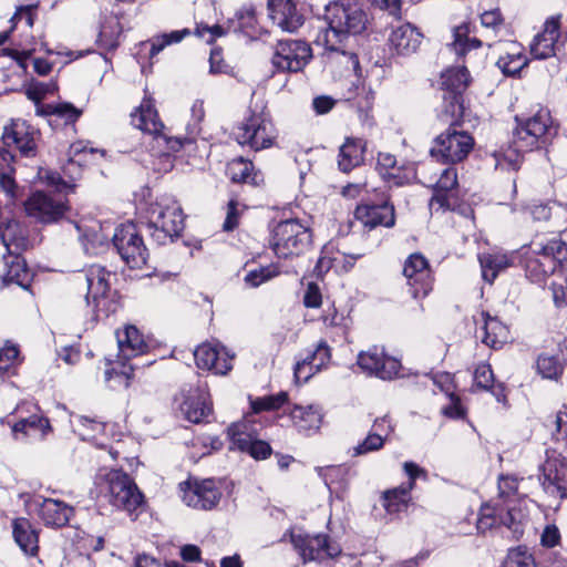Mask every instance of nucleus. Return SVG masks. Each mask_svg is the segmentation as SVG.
Here are the masks:
<instances>
[{
	"label": "nucleus",
	"instance_id": "aec40b11",
	"mask_svg": "<svg viewBox=\"0 0 567 567\" xmlns=\"http://www.w3.org/2000/svg\"><path fill=\"white\" fill-rule=\"evenodd\" d=\"M560 28L561 14H555L545 20L543 31L535 35L529 45L530 54L534 59L546 60L556 54L561 35Z\"/></svg>",
	"mask_w": 567,
	"mask_h": 567
},
{
	"label": "nucleus",
	"instance_id": "09e8293b",
	"mask_svg": "<svg viewBox=\"0 0 567 567\" xmlns=\"http://www.w3.org/2000/svg\"><path fill=\"white\" fill-rule=\"evenodd\" d=\"M474 385L483 390H492L498 402L505 400L503 389L501 386H494V374L488 364L482 363L477 365L474 372Z\"/></svg>",
	"mask_w": 567,
	"mask_h": 567
},
{
	"label": "nucleus",
	"instance_id": "338daca9",
	"mask_svg": "<svg viewBox=\"0 0 567 567\" xmlns=\"http://www.w3.org/2000/svg\"><path fill=\"white\" fill-rule=\"evenodd\" d=\"M403 471L409 476L410 481L408 484L401 485L403 488H408L409 492H411L415 486V480L417 477H427V473L424 468L420 467L414 462H405L403 464Z\"/></svg>",
	"mask_w": 567,
	"mask_h": 567
},
{
	"label": "nucleus",
	"instance_id": "c9c22d12",
	"mask_svg": "<svg viewBox=\"0 0 567 567\" xmlns=\"http://www.w3.org/2000/svg\"><path fill=\"white\" fill-rule=\"evenodd\" d=\"M131 123L137 130L153 136L164 131V124L156 109H135L134 112L131 113Z\"/></svg>",
	"mask_w": 567,
	"mask_h": 567
},
{
	"label": "nucleus",
	"instance_id": "f3484780",
	"mask_svg": "<svg viewBox=\"0 0 567 567\" xmlns=\"http://www.w3.org/2000/svg\"><path fill=\"white\" fill-rule=\"evenodd\" d=\"M24 207L30 217L44 224L58 221L69 209L66 200L44 192L33 193L24 203Z\"/></svg>",
	"mask_w": 567,
	"mask_h": 567
},
{
	"label": "nucleus",
	"instance_id": "ddd939ff",
	"mask_svg": "<svg viewBox=\"0 0 567 567\" xmlns=\"http://www.w3.org/2000/svg\"><path fill=\"white\" fill-rule=\"evenodd\" d=\"M472 82L471 74L465 65L452 66L442 71L440 89L445 106H465L470 104L466 91Z\"/></svg>",
	"mask_w": 567,
	"mask_h": 567
},
{
	"label": "nucleus",
	"instance_id": "c85d7f7f",
	"mask_svg": "<svg viewBox=\"0 0 567 567\" xmlns=\"http://www.w3.org/2000/svg\"><path fill=\"white\" fill-rule=\"evenodd\" d=\"M476 322L482 326L476 330V336L483 343L491 348H498L506 341L507 328L489 313L482 311Z\"/></svg>",
	"mask_w": 567,
	"mask_h": 567
},
{
	"label": "nucleus",
	"instance_id": "bb28decb",
	"mask_svg": "<svg viewBox=\"0 0 567 567\" xmlns=\"http://www.w3.org/2000/svg\"><path fill=\"white\" fill-rule=\"evenodd\" d=\"M38 514L45 526L60 528L68 525L74 509L62 501L44 498L39 506Z\"/></svg>",
	"mask_w": 567,
	"mask_h": 567
},
{
	"label": "nucleus",
	"instance_id": "6e6552de",
	"mask_svg": "<svg viewBox=\"0 0 567 567\" xmlns=\"http://www.w3.org/2000/svg\"><path fill=\"white\" fill-rule=\"evenodd\" d=\"M312 59V48L306 40L281 39L274 45L270 63L275 73H299Z\"/></svg>",
	"mask_w": 567,
	"mask_h": 567
},
{
	"label": "nucleus",
	"instance_id": "c756f323",
	"mask_svg": "<svg viewBox=\"0 0 567 567\" xmlns=\"http://www.w3.org/2000/svg\"><path fill=\"white\" fill-rule=\"evenodd\" d=\"M0 243L11 255H19L28 248V231L17 220H9L0 225Z\"/></svg>",
	"mask_w": 567,
	"mask_h": 567
},
{
	"label": "nucleus",
	"instance_id": "f03ea898",
	"mask_svg": "<svg viewBox=\"0 0 567 567\" xmlns=\"http://www.w3.org/2000/svg\"><path fill=\"white\" fill-rule=\"evenodd\" d=\"M515 122L512 142L493 153L496 168L517 171L524 153L532 151L538 140L553 128L548 109H539L534 115L527 117L516 115Z\"/></svg>",
	"mask_w": 567,
	"mask_h": 567
},
{
	"label": "nucleus",
	"instance_id": "2f4dec72",
	"mask_svg": "<svg viewBox=\"0 0 567 567\" xmlns=\"http://www.w3.org/2000/svg\"><path fill=\"white\" fill-rule=\"evenodd\" d=\"M544 476V485L548 489L553 486L557 492L565 491L563 485L567 482V463L560 455L553 453L547 456V460L542 465Z\"/></svg>",
	"mask_w": 567,
	"mask_h": 567
},
{
	"label": "nucleus",
	"instance_id": "1a4fd4ad",
	"mask_svg": "<svg viewBox=\"0 0 567 567\" xmlns=\"http://www.w3.org/2000/svg\"><path fill=\"white\" fill-rule=\"evenodd\" d=\"M235 135L240 145H248L259 151L272 145L276 138V128L269 114L260 109L259 111H252L237 126Z\"/></svg>",
	"mask_w": 567,
	"mask_h": 567
},
{
	"label": "nucleus",
	"instance_id": "2eb2a0df",
	"mask_svg": "<svg viewBox=\"0 0 567 567\" xmlns=\"http://www.w3.org/2000/svg\"><path fill=\"white\" fill-rule=\"evenodd\" d=\"M357 364L368 375H375L382 380H391L398 375L401 363L384 353L383 349L373 346L361 351L357 358Z\"/></svg>",
	"mask_w": 567,
	"mask_h": 567
},
{
	"label": "nucleus",
	"instance_id": "0e129e2a",
	"mask_svg": "<svg viewBox=\"0 0 567 567\" xmlns=\"http://www.w3.org/2000/svg\"><path fill=\"white\" fill-rule=\"evenodd\" d=\"M230 71V65L223 58V48L214 47L209 54V73L228 74Z\"/></svg>",
	"mask_w": 567,
	"mask_h": 567
},
{
	"label": "nucleus",
	"instance_id": "5701e85b",
	"mask_svg": "<svg viewBox=\"0 0 567 567\" xmlns=\"http://www.w3.org/2000/svg\"><path fill=\"white\" fill-rule=\"evenodd\" d=\"M457 185V173L454 167L445 168L440 178L437 179L434 194L430 200L431 212H445L453 207V194L452 192Z\"/></svg>",
	"mask_w": 567,
	"mask_h": 567
},
{
	"label": "nucleus",
	"instance_id": "6e6d98bb",
	"mask_svg": "<svg viewBox=\"0 0 567 567\" xmlns=\"http://www.w3.org/2000/svg\"><path fill=\"white\" fill-rule=\"evenodd\" d=\"M537 370L543 378L557 379L563 372V363L556 355L542 354L537 360Z\"/></svg>",
	"mask_w": 567,
	"mask_h": 567
},
{
	"label": "nucleus",
	"instance_id": "f257e3e1",
	"mask_svg": "<svg viewBox=\"0 0 567 567\" xmlns=\"http://www.w3.org/2000/svg\"><path fill=\"white\" fill-rule=\"evenodd\" d=\"M327 28L317 38L328 51L341 52L349 35L361 34L367 29L368 16L357 0H334L324 7Z\"/></svg>",
	"mask_w": 567,
	"mask_h": 567
},
{
	"label": "nucleus",
	"instance_id": "cd10ccee",
	"mask_svg": "<svg viewBox=\"0 0 567 567\" xmlns=\"http://www.w3.org/2000/svg\"><path fill=\"white\" fill-rule=\"evenodd\" d=\"M423 34L411 23H404L394 29L390 35L392 49L399 55H410L419 49Z\"/></svg>",
	"mask_w": 567,
	"mask_h": 567
},
{
	"label": "nucleus",
	"instance_id": "dca6fc26",
	"mask_svg": "<svg viewBox=\"0 0 567 567\" xmlns=\"http://www.w3.org/2000/svg\"><path fill=\"white\" fill-rule=\"evenodd\" d=\"M179 486L184 503L196 509H212L221 497V493L213 480L187 481L181 483Z\"/></svg>",
	"mask_w": 567,
	"mask_h": 567
},
{
	"label": "nucleus",
	"instance_id": "4be33fe9",
	"mask_svg": "<svg viewBox=\"0 0 567 567\" xmlns=\"http://www.w3.org/2000/svg\"><path fill=\"white\" fill-rule=\"evenodd\" d=\"M2 140L7 146H16L20 154L25 157L35 155V142L33 132L21 120H11L3 128Z\"/></svg>",
	"mask_w": 567,
	"mask_h": 567
},
{
	"label": "nucleus",
	"instance_id": "4d7b16f0",
	"mask_svg": "<svg viewBox=\"0 0 567 567\" xmlns=\"http://www.w3.org/2000/svg\"><path fill=\"white\" fill-rule=\"evenodd\" d=\"M192 32L189 29L185 28L182 30H175L169 33H164L156 38V40L152 43L150 50V56L153 58L158 54L166 45L178 43L185 37L189 35Z\"/></svg>",
	"mask_w": 567,
	"mask_h": 567
},
{
	"label": "nucleus",
	"instance_id": "f8f14e48",
	"mask_svg": "<svg viewBox=\"0 0 567 567\" xmlns=\"http://www.w3.org/2000/svg\"><path fill=\"white\" fill-rule=\"evenodd\" d=\"M308 4L303 0H268L267 8L272 23L282 31L297 32L306 21Z\"/></svg>",
	"mask_w": 567,
	"mask_h": 567
},
{
	"label": "nucleus",
	"instance_id": "49530a36",
	"mask_svg": "<svg viewBox=\"0 0 567 567\" xmlns=\"http://www.w3.org/2000/svg\"><path fill=\"white\" fill-rule=\"evenodd\" d=\"M117 364H121V370H117L116 367H112L111 369L105 371V381L109 384V388L112 390H118L121 388L127 389L130 386V381L133 377V372L135 365L126 364V361H116Z\"/></svg>",
	"mask_w": 567,
	"mask_h": 567
},
{
	"label": "nucleus",
	"instance_id": "412c9836",
	"mask_svg": "<svg viewBox=\"0 0 567 567\" xmlns=\"http://www.w3.org/2000/svg\"><path fill=\"white\" fill-rule=\"evenodd\" d=\"M194 358L199 369L212 370L215 374H226L233 367V357L218 344H200L194 351Z\"/></svg>",
	"mask_w": 567,
	"mask_h": 567
},
{
	"label": "nucleus",
	"instance_id": "423d86ee",
	"mask_svg": "<svg viewBox=\"0 0 567 567\" xmlns=\"http://www.w3.org/2000/svg\"><path fill=\"white\" fill-rule=\"evenodd\" d=\"M311 241L312 234L308 226L298 219H287L275 227L270 245L276 256L288 258L305 252Z\"/></svg>",
	"mask_w": 567,
	"mask_h": 567
},
{
	"label": "nucleus",
	"instance_id": "69168bd1",
	"mask_svg": "<svg viewBox=\"0 0 567 567\" xmlns=\"http://www.w3.org/2000/svg\"><path fill=\"white\" fill-rule=\"evenodd\" d=\"M523 519L524 514L516 512L512 507H508L505 516L501 518V523L511 529L514 534H522Z\"/></svg>",
	"mask_w": 567,
	"mask_h": 567
},
{
	"label": "nucleus",
	"instance_id": "9d476101",
	"mask_svg": "<svg viewBox=\"0 0 567 567\" xmlns=\"http://www.w3.org/2000/svg\"><path fill=\"white\" fill-rule=\"evenodd\" d=\"M109 503L130 514L143 505L144 497L134 481L125 473L114 471L106 476V493Z\"/></svg>",
	"mask_w": 567,
	"mask_h": 567
},
{
	"label": "nucleus",
	"instance_id": "bf43d9fd",
	"mask_svg": "<svg viewBox=\"0 0 567 567\" xmlns=\"http://www.w3.org/2000/svg\"><path fill=\"white\" fill-rule=\"evenodd\" d=\"M37 9L38 6L35 4L19 6L10 19L11 27L9 30L12 32L20 21H24L27 27L32 28L37 18Z\"/></svg>",
	"mask_w": 567,
	"mask_h": 567
},
{
	"label": "nucleus",
	"instance_id": "a878e982",
	"mask_svg": "<svg viewBox=\"0 0 567 567\" xmlns=\"http://www.w3.org/2000/svg\"><path fill=\"white\" fill-rule=\"evenodd\" d=\"M330 359L331 353L329 346L324 341L319 342L311 353L296 364V380L298 382H307L312 374L326 367Z\"/></svg>",
	"mask_w": 567,
	"mask_h": 567
},
{
	"label": "nucleus",
	"instance_id": "7ed1b4c3",
	"mask_svg": "<svg viewBox=\"0 0 567 567\" xmlns=\"http://www.w3.org/2000/svg\"><path fill=\"white\" fill-rule=\"evenodd\" d=\"M558 268L567 271V228L561 238L533 241L525 260L526 275L535 282H542Z\"/></svg>",
	"mask_w": 567,
	"mask_h": 567
},
{
	"label": "nucleus",
	"instance_id": "13d9d810",
	"mask_svg": "<svg viewBox=\"0 0 567 567\" xmlns=\"http://www.w3.org/2000/svg\"><path fill=\"white\" fill-rule=\"evenodd\" d=\"M288 400V394L286 392H279L274 395H268L264 398H258L251 401V409L255 413L261 411H271L281 408Z\"/></svg>",
	"mask_w": 567,
	"mask_h": 567
},
{
	"label": "nucleus",
	"instance_id": "f704fd0d",
	"mask_svg": "<svg viewBox=\"0 0 567 567\" xmlns=\"http://www.w3.org/2000/svg\"><path fill=\"white\" fill-rule=\"evenodd\" d=\"M365 145L360 138L348 137L340 147L338 165L342 172H349L363 161Z\"/></svg>",
	"mask_w": 567,
	"mask_h": 567
},
{
	"label": "nucleus",
	"instance_id": "603ef678",
	"mask_svg": "<svg viewBox=\"0 0 567 567\" xmlns=\"http://www.w3.org/2000/svg\"><path fill=\"white\" fill-rule=\"evenodd\" d=\"M236 21H229V30L249 34L255 30L257 23L256 10L254 7H243L235 13Z\"/></svg>",
	"mask_w": 567,
	"mask_h": 567
},
{
	"label": "nucleus",
	"instance_id": "39448f33",
	"mask_svg": "<svg viewBox=\"0 0 567 567\" xmlns=\"http://www.w3.org/2000/svg\"><path fill=\"white\" fill-rule=\"evenodd\" d=\"M152 237L159 245L177 238L184 229V215L179 204L171 196H162L147 212Z\"/></svg>",
	"mask_w": 567,
	"mask_h": 567
},
{
	"label": "nucleus",
	"instance_id": "37998d69",
	"mask_svg": "<svg viewBox=\"0 0 567 567\" xmlns=\"http://www.w3.org/2000/svg\"><path fill=\"white\" fill-rule=\"evenodd\" d=\"M181 409L185 417L193 423L202 422L212 412V406L207 403L204 394L198 395L196 399L185 400Z\"/></svg>",
	"mask_w": 567,
	"mask_h": 567
},
{
	"label": "nucleus",
	"instance_id": "8fccbe9b",
	"mask_svg": "<svg viewBox=\"0 0 567 567\" xmlns=\"http://www.w3.org/2000/svg\"><path fill=\"white\" fill-rule=\"evenodd\" d=\"M56 90L58 85L54 82H34L28 86L25 94L32 102H34L35 106H74L70 102L58 104H41V101L45 99L47 95L53 94Z\"/></svg>",
	"mask_w": 567,
	"mask_h": 567
},
{
	"label": "nucleus",
	"instance_id": "a19ab883",
	"mask_svg": "<svg viewBox=\"0 0 567 567\" xmlns=\"http://www.w3.org/2000/svg\"><path fill=\"white\" fill-rule=\"evenodd\" d=\"M256 436L257 435L252 429V425L248 420L233 423L227 429V437L230 442V450L237 449L241 452L246 451L248 445Z\"/></svg>",
	"mask_w": 567,
	"mask_h": 567
},
{
	"label": "nucleus",
	"instance_id": "ea45409f",
	"mask_svg": "<svg viewBox=\"0 0 567 567\" xmlns=\"http://www.w3.org/2000/svg\"><path fill=\"white\" fill-rule=\"evenodd\" d=\"M1 279L4 285H17L27 289L30 284V271L24 260L20 259L17 255L10 261H6Z\"/></svg>",
	"mask_w": 567,
	"mask_h": 567
},
{
	"label": "nucleus",
	"instance_id": "473e14b6",
	"mask_svg": "<svg viewBox=\"0 0 567 567\" xmlns=\"http://www.w3.org/2000/svg\"><path fill=\"white\" fill-rule=\"evenodd\" d=\"M290 416L299 432L311 435L320 429L323 415L315 405H296L291 410Z\"/></svg>",
	"mask_w": 567,
	"mask_h": 567
},
{
	"label": "nucleus",
	"instance_id": "a18cd8bd",
	"mask_svg": "<svg viewBox=\"0 0 567 567\" xmlns=\"http://www.w3.org/2000/svg\"><path fill=\"white\" fill-rule=\"evenodd\" d=\"M496 65L505 76L516 78L519 76L522 70L528 65V59L522 51L507 52L505 55L498 58Z\"/></svg>",
	"mask_w": 567,
	"mask_h": 567
},
{
	"label": "nucleus",
	"instance_id": "680f3d73",
	"mask_svg": "<svg viewBox=\"0 0 567 567\" xmlns=\"http://www.w3.org/2000/svg\"><path fill=\"white\" fill-rule=\"evenodd\" d=\"M504 567H535V560L532 554L518 547L509 550Z\"/></svg>",
	"mask_w": 567,
	"mask_h": 567
},
{
	"label": "nucleus",
	"instance_id": "e2e57ef3",
	"mask_svg": "<svg viewBox=\"0 0 567 567\" xmlns=\"http://www.w3.org/2000/svg\"><path fill=\"white\" fill-rule=\"evenodd\" d=\"M246 206L240 204L237 199H230L227 204L226 219L223 225L225 231L234 230L238 224L243 212Z\"/></svg>",
	"mask_w": 567,
	"mask_h": 567
},
{
	"label": "nucleus",
	"instance_id": "864d4df0",
	"mask_svg": "<svg viewBox=\"0 0 567 567\" xmlns=\"http://www.w3.org/2000/svg\"><path fill=\"white\" fill-rule=\"evenodd\" d=\"M415 177V169L413 164L402 162L395 165L391 172H385L383 179L391 186H402L410 183Z\"/></svg>",
	"mask_w": 567,
	"mask_h": 567
},
{
	"label": "nucleus",
	"instance_id": "393cba45",
	"mask_svg": "<svg viewBox=\"0 0 567 567\" xmlns=\"http://www.w3.org/2000/svg\"><path fill=\"white\" fill-rule=\"evenodd\" d=\"M355 218L363 224L364 227L373 229L378 226L392 227L395 221L394 208L388 203L379 205L363 204L355 209Z\"/></svg>",
	"mask_w": 567,
	"mask_h": 567
},
{
	"label": "nucleus",
	"instance_id": "6ab92c4d",
	"mask_svg": "<svg viewBox=\"0 0 567 567\" xmlns=\"http://www.w3.org/2000/svg\"><path fill=\"white\" fill-rule=\"evenodd\" d=\"M110 277L111 272L100 265H91L78 275L76 281L86 288L85 303L92 311L97 310L100 300L110 290Z\"/></svg>",
	"mask_w": 567,
	"mask_h": 567
},
{
	"label": "nucleus",
	"instance_id": "052dcab7",
	"mask_svg": "<svg viewBox=\"0 0 567 567\" xmlns=\"http://www.w3.org/2000/svg\"><path fill=\"white\" fill-rule=\"evenodd\" d=\"M384 436L379 432H370L368 436L354 449V455H363L370 452L379 451L384 445Z\"/></svg>",
	"mask_w": 567,
	"mask_h": 567
},
{
	"label": "nucleus",
	"instance_id": "72a5a7b5",
	"mask_svg": "<svg viewBox=\"0 0 567 567\" xmlns=\"http://www.w3.org/2000/svg\"><path fill=\"white\" fill-rule=\"evenodd\" d=\"M13 537L19 547L30 556L38 553V533L27 518H17L13 522Z\"/></svg>",
	"mask_w": 567,
	"mask_h": 567
},
{
	"label": "nucleus",
	"instance_id": "4c0bfd02",
	"mask_svg": "<svg viewBox=\"0 0 567 567\" xmlns=\"http://www.w3.org/2000/svg\"><path fill=\"white\" fill-rule=\"evenodd\" d=\"M35 114L47 118L53 130H59L69 125L73 127L82 111L80 109H35Z\"/></svg>",
	"mask_w": 567,
	"mask_h": 567
},
{
	"label": "nucleus",
	"instance_id": "20e7f679",
	"mask_svg": "<svg viewBox=\"0 0 567 567\" xmlns=\"http://www.w3.org/2000/svg\"><path fill=\"white\" fill-rule=\"evenodd\" d=\"M97 154L104 156L105 152L93 147L87 148L82 142L73 143L68 151V161L62 166L64 177L60 173L50 169H40L39 177L59 193L73 192L75 188L74 182L81 178L83 167L91 164L93 157Z\"/></svg>",
	"mask_w": 567,
	"mask_h": 567
},
{
	"label": "nucleus",
	"instance_id": "5fc2aeb1",
	"mask_svg": "<svg viewBox=\"0 0 567 567\" xmlns=\"http://www.w3.org/2000/svg\"><path fill=\"white\" fill-rule=\"evenodd\" d=\"M278 275H279L278 266L270 264L267 266H260L258 268L249 270L245 275L244 280L248 286L256 288Z\"/></svg>",
	"mask_w": 567,
	"mask_h": 567
},
{
	"label": "nucleus",
	"instance_id": "4468645a",
	"mask_svg": "<svg viewBox=\"0 0 567 567\" xmlns=\"http://www.w3.org/2000/svg\"><path fill=\"white\" fill-rule=\"evenodd\" d=\"M403 276L414 299L426 297L433 288V276L427 259L420 252L411 254L403 266Z\"/></svg>",
	"mask_w": 567,
	"mask_h": 567
},
{
	"label": "nucleus",
	"instance_id": "3c124183",
	"mask_svg": "<svg viewBox=\"0 0 567 567\" xmlns=\"http://www.w3.org/2000/svg\"><path fill=\"white\" fill-rule=\"evenodd\" d=\"M383 506L385 511L390 514H395L400 513L401 511L408 507L411 496L408 488L399 486L393 489L386 491L383 495Z\"/></svg>",
	"mask_w": 567,
	"mask_h": 567
},
{
	"label": "nucleus",
	"instance_id": "79ce46f5",
	"mask_svg": "<svg viewBox=\"0 0 567 567\" xmlns=\"http://www.w3.org/2000/svg\"><path fill=\"white\" fill-rule=\"evenodd\" d=\"M483 279L492 284L498 272L509 266V259L504 254H483L478 257Z\"/></svg>",
	"mask_w": 567,
	"mask_h": 567
},
{
	"label": "nucleus",
	"instance_id": "774afa93",
	"mask_svg": "<svg viewBox=\"0 0 567 567\" xmlns=\"http://www.w3.org/2000/svg\"><path fill=\"white\" fill-rule=\"evenodd\" d=\"M19 351L12 344L0 348V373L8 371L18 360Z\"/></svg>",
	"mask_w": 567,
	"mask_h": 567
},
{
	"label": "nucleus",
	"instance_id": "0eeeda50",
	"mask_svg": "<svg viewBox=\"0 0 567 567\" xmlns=\"http://www.w3.org/2000/svg\"><path fill=\"white\" fill-rule=\"evenodd\" d=\"M460 117L445 132L435 140V145L431 150L432 156L443 163L455 164L464 161L474 146L473 137L465 131H457L454 126H462L466 111L470 109H458Z\"/></svg>",
	"mask_w": 567,
	"mask_h": 567
},
{
	"label": "nucleus",
	"instance_id": "58836bf2",
	"mask_svg": "<svg viewBox=\"0 0 567 567\" xmlns=\"http://www.w3.org/2000/svg\"><path fill=\"white\" fill-rule=\"evenodd\" d=\"M50 431L51 425L49 420L39 414H32L29 417L21 419L12 426V432L16 435L22 434L23 436H38L40 439H44Z\"/></svg>",
	"mask_w": 567,
	"mask_h": 567
},
{
	"label": "nucleus",
	"instance_id": "a211bd4d",
	"mask_svg": "<svg viewBox=\"0 0 567 567\" xmlns=\"http://www.w3.org/2000/svg\"><path fill=\"white\" fill-rule=\"evenodd\" d=\"M291 543L305 563L333 558L341 553L340 546L330 542L326 535L305 536L291 533Z\"/></svg>",
	"mask_w": 567,
	"mask_h": 567
},
{
	"label": "nucleus",
	"instance_id": "e433bc0d",
	"mask_svg": "<svg viewBox=\"0 0 567 567\" xmlns=\"http://www.w3.org/2000/svg\"><path fill=\"white\" fill-rule=\"evenodd\" d=\"M227 175L234 183L258 185L262 181L260 173L255 172L254 164L244 157H237L227 165Z\"/></svg>",
	"mask_w": 567,
	"mask_h": 567
},
{
	"label": "nucleus",
	"instance_id": "c03bdc74",
	"mask_svg": "<svg viewBox=\"0 0 567 567\" xmlns=\"http://www.w3.org/2000/svg\"><path fill=\"white\" fill-rule=\"evenodd\" d=\"M13 156L10 152L0 148V187L11 198L18 197V186L11 176L10 166Z\"/></svg>",
	"mask_w": 567,
	"mask_h": 567
},
{
	"label": "nucleus",
	"instance_id": "9b49d317",
	"mask_svg": "<svg viewBox=\"0 0 567 567\" xmlns=\"http://www.w3.org/2000/svg\"><path fill=\"white\" fill-rule=\"evenodd\" d=\"M113 245L128 267L142 268L146 265L148 249L134 224L117 227L113 235Z\"/></svg>",
	"mask_w": 567,
	"mask_h": 567
},
{
	"label": "nucleus",
	"instance_id": "b1692460",
	"mask_svg": "<svg viewBox=\"0 0 567 567\" xmlns=\"http://www.w3.org/2000/svg\"><path fill=\"white\" fill-rule=\"evenodd\" d=\"M118 347V361H130L141 354H144L148 344L144 341L142 333L135 326H126L123 330L116 332Z\"/></svg>",
	"mask_w": 567,
	"mask_h": 567
},
{
	"label": "nucleus",
	"instance_id": "de8ad7c7",
	"mask_svg": "<svg viewBox=\"0 0 567 567\" xmlns=\"http://www.w3.org/2000/svg\"><path fill=\"white\" fill-rule=\"evenodd\" d=\"M470 33V24L462 23L458 27L454 28L453 37V47L458 56H465L467 52L473 49H478L482 47V41L477 38L468 37Z\"/></svg>",
	"mask_w": 567,
	"mask_h": 567
},
{
	"label": "nucleus",
	"instance_id": "7c9ffc66",
	"mask_svg": "<svg viewBox=\"0 0 567 567\" xmlns=\"http://www.w3.org/2000/svg\"><path fill=\"white\" fill-rule=\"evenodd\" d=\"M375 93L364 85H354L342 99H333L330 95H319L312 101V106H334L340 101L353 102L357 106H371L374 103Z\"/></svg>",
	"mask_w": 567,
	"mask_h": 567
}]
</instances>
